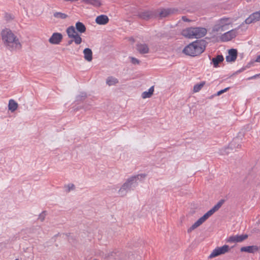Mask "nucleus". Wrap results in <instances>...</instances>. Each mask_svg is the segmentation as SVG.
Masks as SVG:
<instances>
[{
	"label": "nucleus",
	"instance_id": "nucleus-1",
	"mask_svg": "<svg viewBox=\"0 0 260 260\" xmlns=\"http://www.w3.org/2000/svg\"><path fill=\"white\" fill-rule=\"evenodd\" d=\"M2 40L6 46L8 47L10 49H19L21 47V45L17 37L12 32V31L8 28L2 30Z\"/></svg>",
	"mask_w": 260,
	"mask_h": 260
},
{
	"label": "nucleus",
	"instance_id": "nucleus-2",
	"mask_svg": "<svg viewBox=\"0 0 260 260\" xmlns=\"http://www.w3.org/2000/svg\"><path fill=\"white\" fill-rule=\"evenodd\" d=\"M206 43V41L203 40L196 41L186 46L183 52L191 56L199 55L204 51Z\"/></svg>",
	"mask_w": 260,
	"mask_h": 260
},
{
	"label": "nucleus",
	"instance_id": "nucleus-3",
	"mask_svg": "<svg viewBox=\"0 0 260 260\" xmlns=\"http://www.w3.org/2000/svg\"><path fill=\"white\" fill-rule=\"evenodd\" d=\"M225 201L224 199L220 200L212 208L209 210L202 217L200 218L196 222H195L189 228H188L187 230V233H190L192 231L200 226L215 212L218 211L224 203Z\"/></svg>",
	"mask_w": 260,
	"mask_h": 260
},
{
	"label": "nucleus",
	"instance_id": "nucleus-4",
	"mask_svg": "<svg viewBox=\"0 0 260 260\" xmlns=\"http://www.w3.org/2000/svg\"><path fill=\"white\" fill-rule=\"evenodd\" d=\"M206 34L207 29L204 27H188L182 31V35L188 38H201Z\"/></svg>",
	"mask_w": 260,
	"mask_h": 260
},
{
	"label": "nucleus",
	"instance_id": "nucleus-5",
	"mask_svg": "<svg viewBox=\"0 0 260 260\" xmlns=\"http://www.w3.org/2000/svg\"><path fill=\"white\" fill-rule=\"evenodd\" d=\"M66 32L68 37L74 40H70L68 41L67 45H70L73 42L77 45L80 44L82 42V38L80 36L75 30L74 26H70L67 28Z\"/></svg>",
	"mask_w": 260,
	"mask_h": 260
},
{
	"label": "nucleus",
	"instance_id": "nucleus-6",
	"mask_svg": "<svg viewBox=\"0 0 260 260\" xmlns=\"http://www.w3.org/2000/svg\"><path fill=\"white\" fill-rule=\"evenodd\" d=\"M243 136L241 134L236 138H234L232 141L229 144L228 147L224 148L220 150V153L222 155L228 154L230 153L229 150H236L241 146L242 143V138L241 137Z\"/></svg>",
	"mask_w": 260,
	"mask_h": 260
},
{
	"label": "nucleus",
	"instance_id": "nucleus-7",
	"mask_svg": "<svg viewBox=\"0 0 260 260\" xmlns=\"http://www.w3.org/2000/svg\"><path fill=\"white\" fill-rule=\"evenodd\" d=\"M146 175L145 174H141L132 176L127 179L125 183H127V186L129 187L131 190H133L138 185V183L137 182V180L143 179L146 177Z\"/></svg>",
	"mask_w": 260,
	"mask_h": 260
},
{
	"label": "nucleus",
	"instance_id": "nucleus-8",
	"mask_svg": "<svg viewBox=\"0 0 260 260\" xmlns=\"http://www.w3.org/2000/svg\"><path fill=\"white\" fill-rule=\"evenodd\" d=\"M230 250L229 246L224 245L221 247H218L213 250L209 256V258H212L219 255L224 254Z\"/></svg>",
	"mask_w": 260,
	"mask_h": 260
},
{
	"label": "nucleus",
	"instance_id": "nucleus-9",
	"mask_svg": "<svg viewBox=\"0 0 260 260\" xmlns=\"http://www.w3.org/2000/svg\"><path fill=\"white\" fill-rule=\"evenodd\" d=\"M238 28H236L234 29H232L224 34H223L221 36V40L223 42L229 41L235 38L237 35V29Z\"/></svg>",
	"mask_w": 260,
	"mask_h": 260
},
{
	"label": "nucleus",
	"instance_id": "nucleus-10",
	"mask_svg": "<svg viewBox=\"0 0 260 260\" xmlns=\"http://www.w3.org/2000/svg\"><path fill=\"white\" fill-rule=\"evenodd\" d=\"M177 11V10L174 8L162 9L158 12V14H156V16H158L160 18H162L169 16L172 14H174Z\"/></svg>",
	"mask_w": 260,
	"mask_h": 260
},
{
	"label": "nucleus",
	"instance_id": "nucleus-11",
	"mask_svg": "<svg viewBox=\"0 0 260 260\" xmlns=\"http://www.w3.org/2000/svg\"><path fill=\"white\" fill-rule=\"evenodd\" d=\"M63 36L59 32H54L49 39V42L52 44H59L62 41Z\"/></svg>",
	"mask_w": 260,
	"mask_h": 260
},
{
	"label": "nucleus",
	"instance_id": "nucleus-12",
	"mask_svg": "<svg viewBox=\"0 0 260 260\" xmlns=\"http://www.w3.org/2000/svg\"><path fill=\"white\" fill-rule=\"evenodd\" d=\"M260 20V10L251 14L248 18H247L245 22L246 24H250Z\"/></svg>",
	"mask_w": 260,
	"mask_h": 260
},
{
	"label": "nucleus",
	"instance_id": "nucleus-13",
	"mask_svg": "<svg viewBox=\"0 0 260 260\" xmlns=\"http://www.w3.org/2000/svg\"><path fill=\"white\" fill-rule=\"evenodd\" d=\"M138 16L141 19L147 20L156 17V14L152 11H145L139 12L138 13Z\"/></svg>",
	"mask_w": 260,
	"mask_h": 260
},
{
	"label": "nucleus",
	"instance_id": "nucleus-14",
	"mask_svg": "<svg viewBox=\"0 0 260 260\" xmlns=\"http://www.w3.org/2000/svg\"><path fill=\"white\" fill-rule=\"evenodd\" d=\"M248 237L247 234L232 236L229 237L228 242L231 243L241 242L246 239Z\"/></svg>",
	"mask_w": 260,
	"mask_h": 260
},
{
	"label": "nucleus",
	"instance_id": "nucleus-15",
	"mask_svg": "<svg viewBox=\"0 0 260 260\" xmlns=\"http://www.w3.org/2000/svg\"><path fill=\"white\" fill-rule=\"evenodd\" d=\"M237 50L235 49H231L229 50V55L226 56L228 62L235 61L237 57Z\"/></svg>",
	"mask_w": 260,
	"mask_h": 260
},
{
	"label": "nucleus",
	"instance_id": "nucleus-16",
	"mask_svg": "<svg viewBox=\"0 0 260 260\" xmlns=\"http://www.w3.org/2000/svg\"><path fill=\"white\" fill-rule=\"evenodd\" d=\"M259 247L256 245H252L242 247L240 249L241 252H246L250 253H254L258 251Z\"/></svg>",
	"mask_w": 260,
	"mask_h": 260
},
{
	"label": "nucleus",
	"instance_id": "nucleus-17",
	"mask_svg": "<svg viewBox=\"0 0 260 260\" xmlns=\"http://www.w3.org/2000/svg\"><path fill=\"white\" fill-rule=\"evenodd\" d=\"M109 18L105 15L98 16L95 19V22L100 25H105L109 22Z\"/></svg>",
	"mask_w": 260,
	"mask_h": 260
},
{
	"label": "nucleus",
	"instance_id": "nucleus-18",
	"mask_svg": "<svg viewBox=\"0 0 260 260\" xmlns=\"http://www.w3.org/2000/svg\"><path fill=\"white\" fill-rule=\"evenodd\" d=\"M223 60V56L221 54L218 55L216 57L212 58L211 64H213L214 68H217L219 67V64L222 62Z\"/></svg>",
	"mask_w": 260,
	"mask_h": 260
},
{
	"label": "nucleus",
	"instance_id": "nucleus-19",
	"mask_svg": "<svg viewBox=\"0 0 260 260\" xmlns=\"http://www.w3.org/2000/svg\"><path fill=\"white\" fill-rule=\"evenodd\" d=\"M137 49L141 54H146L149 52V47L145 44H138L137 45Z\"/></svg>",
	"mask_w": 260,
	"mask_h": 260
},
{
	"label": "nucleus",
	"instance_id": "nucleus-20",
	"mask_svg": "<svg viewBox=\"0 0 260 260\" xmlns=\"http://www.w3.org/2000/svg\"><path fill=\"white\" fill-rule=\"evenodd\" d=\"M84 54V58L87 61H91L92 59V50L88 48H86L83 50Z\"/></svg>",
	"mask_w": 260,
	"mask_h": 260
},
{
	"label": "nucleus",
	"instance_id": "nucleus-21",
	"mask_svg": "<svg viewBox=\"0 0 260 260\" xmlns=\"http://www.w3.org/2000/svg\"><path fill=\"white\" fill-rule=\"evenodd\" d=\"M75 30L81 34L84 33L86 31V27L85 25L81 22H77L75 24Z\"/></svg>",
	"mask_w": 260,
	"mask_h": 260
},
{
	"label": "nucleus",
	"instance_id": "nucleus-22",
	"mask_svg": "<svg viewBox=\"0 0 260 260\" xmlns=\"http://www.w3.org/2000/svg\"><path fill=\"white\" fill-rule=\"evenodd\" d=\"M8 107L9 110L13 112L17 109L18 104L14 100L11 99L9 102Z\"/></svg>",
	"mask_w": 260,
	"mask_h": 260
},
{
	"label": "nucleus",
	"instance_id": "nucleus-23",
	"mask_svg": "<svg viewBox=\"0 0 260 260\" xmlns=\"http://www.w3.org/2000/svg\"><path fill=\"white\" fill-rule=\"evenodd\" d=\"M81 1L85 4L92 5L95 7H100L101 5L99 0H81Z\"/></svg>",
	"mask_w": 260,
	"mask_h": 260
},
{
	"label": "nucleus",
	"instance_id": "nucleus-24",
	"mask_svg": "<svg viewBox=\"0 0 260 260\" xmlns=\"http://www.w3.org/2000/svg\"><path fill=\"white\" fill-rule=\"evenodd\" d=\"M118 83V80L117 78L113 77L112 76L108 77L106 80V83L109 86L114 85Z\"/></svg>",
	"mask_w": 260,
	"mask_h": 260
},
{
	"label": "nucleus",
	"instance_id": "nucleus-25",
	"mask_svg": "<svg viewBox=\"0 0 260 260\" xmlns=\"http://www.w3.org/2000/svg\"><path fill=\"white\" fill-rule=\"evenodd\" d=\"M219 23L224 27L226 25L231 24L232 22L229 21V18H222L219 20Z\"/></svg>",
	"mask_w": 260,
	"mask_h": 260
},
{
	"label": "nucleus",
	"instance_id": "nucleus-26",
	"mask_svg": "<svg viewBox=\"0 0 260 260\" xmlns=\"http://www.w3.org/2000/svg\"><path fill=\"white\" fill-rule=\"evenodd\" d=\"M205 84V82L203 81L201 82L200 84H197L194 85L193 87V91L194 92H199L202 88L204 86V85Z\"/></svg>",
	"mask_w": 260,
	"mask_h": 260
},
{
	"label": "nucleus",
	"instance_id": "nucleus-27",
	"mask_svg": "<svg viewBox=\"0 0 260 260\" xmlns=\"http://www.w3.org/2000/svg\"><path fill=\"white\" fill-rule=\"evenodd\" d=\"M128 191H129L126 189V187H125V185H122L118 190V193L120 196L124 197Z\"/></svg>",
	"mask_w": 260,
	"mask_h": 260
},
{
	"label": "nucleus",
	"instance_id": "nucleus-28",
	"mask_svg": "<svg viewBox=\"0 0 260 260\" xmlns=\"http://www.w3.org/2000/svg\"><path fill=\"white\" fill-rule=\"evenodd\" d=\"M53 16L56 18L64 19L67 18L68 15L61 12H55L54 13Z\"/></svg>",
	"mask_w": 260,
	"mask_h": 260
},
{
	"label": "nucleus",
	"instance_id": "nucleus-29",
	"mask_svg": "<svg viewBox=\"0 0 260 260\" xmlns=\"http://www.w3.org/2000/svg\"><path fill=\"white\" fill-rule=\"evenodd\" d=\"M213 30L215 31H219L220 30L223 31L224 30V27L220 25L218 23V24L215 25L213 28Z\"/></svg>",
	"mask_w": 260,
	"mask_h": 260
},
{
	"label": "nucleus",
	"instance_id": "nucleus-30",
	"mask_svg": "<svg viewBox=\"0 0 260 260\" xmlns=\"http://www.w3.org/2000/svg\"><path fill=\"white\" fill-rule=\"evenodd\" d=\"M152 96L151 94L148 91H144L142 93V98L143 99H146L150 98Z\"/></svg>",
	"mask_w": 260,
	"mask_h": 260
},
{
	"label": "nucleus",
	"instance_id": "nucleus-31",
	"mask_svg": "<svg viewBox=\"0 0 260 260\" xmlns=\"http://www.w3.org/2000/svg\"><path fill=\"white\" fill-rule=\"evenodd\" d=\"M86 97V94L85 93H81L80 95L77 96V101H82L84 100Z\"/></svg>",
	"mask_w": 260,
	"mask_h": 260
},
{
	"label": "nucleus",
	"instance_id": "nucleus-32",
	"mask_svg": "<svg viewBox=\"0 0 260 260\" xmlns=\"http://www.w3.org/2000/svg\"><path fill=\"white\" fill-rule=\"evenodd\" d=\"M46 215V211H43L39 215L38 219H40L41 221H43L45 219Z\"/></svg>",
	"mask_w": 260,
	"mask_h": 260
},
{
	"label": "nucleus",
	"instance_id": "nucleus-33",
	"mask_svg": "<svg viewBox=\"0 0 260 260\" xmlns=\"http://www.w3.org/2000/svg\"><path fill=\"white\" fill-rule=\"evenodd\" d=\"M230 89V87H226L223 89H222L219 91H218L217 92L216 94H215V95H217V96H218V95H221V94H222L223 93L226 92V91H228L229 89Z\"/></svg>",
	"mask_w": 260,
	"mask_h": 260
},
{
	"label": "nucleus",
	"instance_id": "nucleus-34",
	"mask_svg": "<svg viewBox=\"0 0 260 260\" xmlns=\"http://www.w3.org/2000/svg\"><path fill=\"white\" fill-rule=\"evenodd\" d=\"M67 187L68 188L67 192H70L71 190H74L75 188V185L72 183L69 184L67 186Z\"/></svg>",
	"mask_w": 260,
	"mask_h": 260
},
{
	"label": "nucleus",
	"instance_id": "nucleus-35",
	"mask_svg": "<svg viewBox=\"0 0 260 260\" xmlns=\"http://www.w3.org/2000/svg\"><path fill=\"white\" fill-rule=\"evenodd\" d=\"M131 62L135 64L140 63V61L135 57H131Z\"/></svg>",
	"mask_w": 260,
	"mask_h": 260
},
{
	"label": "nucleus",
	"instance_id": "nucleus-36",
	"mask_svg": "<svg viewBox=\"0 0 260 260\" xmlns=\"http://www.w3.org/2000/svg\"><path fill=\"white\" fill-rule=\"evenodd\" d=\"M252 64H253L252 62H249V63L247 64V65L246 66V67L245 68H242L241 70H240L239 71V72H242V71H244V70H245L246 68H250L251 65Z\"/></svg>",
	"mask_w": 260,
	"mask_h": 260
},
{
	"label": "nucleus",
	"instance_id": "nucleus-37",
	"mask_svg": "<svg viewBox=\"0 0 260 260\" xmlns=\"http://www.w3.org/2000/svg\"><path fill=\"white\" fill-rule=\"evenodd\" d=\"M182 20L185 22H189L190 21L185 16L182 17Z\"/></svg>",
	"mask_w": 260,
	"mask_h": 260
},
{
	"label": "nucleus",
	"instance_id": "nucleus-38",
	"mask_svg": "<svg viewBox=\"0 0 260 260\" xmlns=\"http://www.w3.org/2000/svg\"><path fill=\"white\" fill-rule=\"evenodd\" d=\"M148 91L151 94V95H152L154 91V86H151L149 89Z\"/></svg>",
	"mask_w": 260,
	"mask_h": 260
},
{
	"label": "nucleus",
	"instance_id": "nucleus-39",
	"mask_svg": "<svg viewBox=\"0 0 260 260\" xmlns=\"http://www.w3.org/2000/svg\"><path fill=\"white\" fill-rule=\"evenodd\" d=\"M122 185H125V187H126V189L128 190V191H131V189H130V188H129V187L127 186V183H124Z\"/></svg>",
	"mask_w": 260,
	"mask_h": 260
},
{
	"label": "nucleus",
	"instance_id": "nucleus-40",
	"mask_svg": "<svg viewBox=\"0 0 260 260\" xmlns=\"http://www.w3.org/2000/svg\"><path fill=\"white\" fill-rule=\"evenodd\" d=\"M256 62H260V55L257 56L256 60H255Z\"/></svg>",
	"mask_w": 260,
	"mask_h": 260
},
{
	"label": "nucleus",
	"instance_id": "nucleus-41",
	"mask_svg": "<svg viewBox=\"0 0 260 260\" xmlns=\"http://www.w3.org/2000/svg\"><path fill=\"white\" fill-rule=\"evenodd\" d=\"M257 76H258V75H256L253 76L252 77L250 78L249 79H252V78H255Z\"/></svg>",
	"mask_w": 260,
	"mask_h": 260
},
{
	"label": "nucleus",
	"instance_id": "nucleus-42",
	"mask_svg": "<svg viewBox=\"0 0 260 260\" xmlns=\"http://www.w3.org/2000/svg\"><path fill=\"white\" fill-rule=\"evenodd\" d=\"M58 235H59V234H57V235H55L54 236V237H56L58 236Z\"/></svg>",
	"mask_w": 260,
	"mask_h": 260
},
{
	"label": "nucleus",
	"instance_id": "nucleus-43",
	"mask_svg": "<svg viewBox=\"0 0 260 260\" xmlns=\"http://www.w3.org/2000/svg\"><path fill=\"white\" fill-rule=\"evenodd\" d=\"M15 260H19V259H18V258H16V259H15Z\"/></svg>",
	"mask_w": 260,
	"mask_h": 260
}]
</instances>
